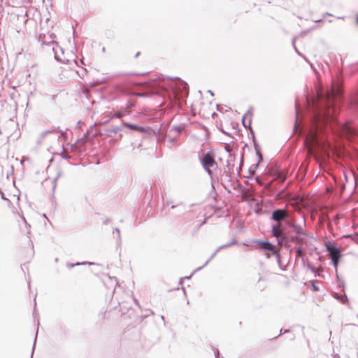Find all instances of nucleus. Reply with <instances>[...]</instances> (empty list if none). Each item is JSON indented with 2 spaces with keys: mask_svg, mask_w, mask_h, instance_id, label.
<instances>
[{
  "mask_svg": "<svg viewBox=\"0 0 358 358\" xmlns=\"http://www.w3.org/2000/svg\"><path fill=\"white\" fill-rule=\"evenodd\" d=\"M225 150H226L227 152H230V149H229V147H227V146H226V147H225Z\"/></svg>",
  "mask_w": 358,
  "mask_h": 358,
  "instance_id": "obj_39",
  "label": "nucleus"
},
{
  "mask_svg": "<svg viewBox=\"0 0 358 358\" xmlns=\"http://www.w3.org/2000/svg\"><path fill=\"white\" fill-rule=\"evenodd\" d=\"M175 80L174 84L170 85L173 95L175 98L180 99L188 96V85L179 78H171Z\"/></svg>",
  "mask_w": 358,
  "mask_h": 358,
  "instance_id": "obj_4",
  "label": "nucleus"
},
{
  "mask_svg": "<svg viewBox=\"0 0 358 358\" xmlns=\"http://www.w3.org/2000/svg\"><path fill=\"white\" fill-rule=\"evenodd\" d=\"M199 161L202 167L210 177L213 175V169L217 167V164L215 159V154L213 151H208L199 157Z\"/></svg>",
  "mask_w": 358,
  "mask_h": 358,
  "instance_id": "obj_5",
  "label": "nucleus"
},
{
  "mask_svg": "<svg viewBox=\"0 0 358 358\" xmlns=\"http://www.w3.org/2000/svg\"><path fill=\"white\" fill-rule=\"evenodd\" d=\"M287 229L292 228L293 231L296 233V235H303L305 236H308V234L303 229L294 223V222L292 220L286 221Z\"/></svg>",
  "mask_w": 358,
  "mask_h": 358,
  "instance_id": "obj_10",
  "label": "nucleus"
},
{
  "mask_svg": "<svg viewBox=\"0 0 358 358\" xmlns=\"http://www.w3.org/2000/svg\"><path fill=\"white\" fill-rule=\"evenodd\" d=\"M287 178V176L281 172L278 173L277 179L280 180V182H283Z\"/></svg>",
  "mask_w": 358,
  "mask_h": 358,
  "instance_id": "obj_21",
  "label": "nucleus"
},
{
  "mask_svg": "<svg viewBox=\"0 0 358 358\" xmlns=\"http://www.w3.org/2000/svg\"><path fill=\"white\" fill-rule=\"evenodd\" d=\"M334 358H340V356L338 354H336L334 356Z\"/></svg>",
  "mask_w": 358,
  "mask_h": 358,
  "instance_id": "obj_40",
  "label": "nucleus"
},
{
  "mask_svg": "<svg viewBox=\"0 0 358 358\" xmlns=\"http://www.w3.org/2000/svg\"><path fill=\"white\" fill-rule=\"evenodd\" d=\"M206 222V220L200 224V226L203 225V224H205Z\"/></svg>",
  "mask_w": 358,
  "mask_h": 358,
  "instance_id": "obj_45",
  "label": "nucleus"
},
{
  "mask_svg": "<svg viewBox=\"0 0 358 358\" xmlns=\"http://www.w3.org/2000/svg\"><path fill=\"white\" fill-rule=\"evenodd\" d=\"M176 141H177L176 137L170 138L169 139V142L171 143H174L175 142H176Z\"/></svg>",
  "mask_w": 358,
  "mask_h": 358,
  "instance_id": "obj_33",
  "label": "nucleus"
},
{
  "mask_svg": "<svg viewBox=\"0 0 358 358\" xmlns=\"http://www.w3.org/2000/svg\"><path fill=\"white\" fill-rule=\"evenodd\" d=\"M308 268L313 272H315V268L313 266H308Z\"/></svg>",
  "mask_w": 358,
  "mask_h": 358,
  "instance_id": "obj_38",
  "label": "nucleus"
},
{
  "mask_svg": "<svg viewBox=\"0 0 358 358\" xmlns=\"http://www.w3.org/2000/svg\"><path fill=\"white\" fill-rule=\"evenodd\" d=\"M325 247L330 257L336 255H341L340 249L338 247L335 246L334 245L331 244L330 243H325Z\"/></svg>",
  "mask_w": 358,
  "mask_h": 358,
  "instance_id": "obj_12",
  "label": "nucleus"
},
{
  "mask_svg": "<svg viewBox=\"0 0 358 358\" xmlns=\"http://www.w3.org/2000/svg\"><path fill=\"white\" fill-rule=\"evenodd\" d=\"M257 243L259 244L260 248L264 251H268L272 253L273 255L275 257V259L278 261V263L280 264V254L278 251L275 250V247L269 241H258Z\"/></svg>",
  "mask_w": 358,
  "mask_h": 358,
  "instance_id": "obj_7",
  "label": "nucleus"
},
{
  "mask_svg": "<svg viewBox=\"0 0 358 358\" xmlns=\"http://www.w3.org/2000/svg\"><path fill=\"white\" fill-rule=\"evenodd\" d=\"M0 194H1V199H2L9 201L7 198H6V197H5V195H4V194L2 192V191H1V190Z\"/></svg>",
  "mask_w": 358,
  "mask_h": 358,
  "instance_id": "obj_35",
  "label": "nucleus"
},
{
  "mask_svg": "<svg viewBox=\"0 0 358 358\" xmlns=\"http://www.w3.org/2000/svg\"><path fill=\"white\" fill-rule=\"evenodd\" d=\"M136 106V103L133 100L128 101L127 105L125 107H128L131 110L132 108H134Z\"/></svg>",
  "mask_w": 358,
  "mask_h": 358,
  "instance_id": "obj_24",
  "label": "nucleus"
},
{
  "mask_svg": "<svg viewBox=\"0 0 358 358\" xmlns=\"http://www.w3.org/2000/svg\"><path fill=\"white\" fill-rule=\"evenodd\" d=\"M334 296L335 299L339 300L343 304H345L348 302V299L345 294L340 295L339 294L334 292Z\"/></svg>",
  "mask_w": 358,
  "mask_h": 358,
  "instance_id": "obj_13",
  "label": "nucleus"
},
{
  "mask_svg": "<svg viewBox=\"0 0 358 358\" xmlns=\"http://www.w3.org/2000/svg\"><path fill=\"white\" fill-rule=\"evenodd\" d=\"M113 117L114 118H122L123 117V113L122 111L118 110L114 113Z\"/></svg>",
  "mask_w": 358,
  "mask_h": 358,
  "instance_id": "obj_25",
  "label": "nucleus"
},
{
  "mask_svg": "<svg viewBox=\"0 0 358 358\" xmlns=\"http://www.w3.org/2000/svg\"><path fill=\"white\" fill-rule=\"evenodd\" d=\"M348 131L350 134H353V135H358V134H357V131H356L355 129L352 128V127H349L348 128Z\"/></svg>",
  "mask_w": 358,
  "mask_h": 358,
  "instance_id": "obj_27",
  "label": "nucleus"
},
{
  "mask_svg": "<svg viewBox=\"0 0 358 358\" xmlns=\"http://www.w3.org/2000/svg\"><path fill=\"white\" fill-rule=\"evenodd\" d=\"M237 244V241L234 238L231 243H228V244H224V245H222L221 246H220L213 254L212 255L210 256V257L205 262V264H203V266L201 267H199L197 268V270H200L203 267L206 266L208 263L216 255V254L222 249H224V248H229L231 245H236Z\"/></svg>",
  "mask_w": 358,
  "mask_h": 358,
  "instance_id": "obj_11",
  "label": "nucleus"
},
{
  "mask_svg": "<svg viewBox=\"0 0 358 358\" xmlns=\"http://www.w3.org/2000/svg\"><path fill=\"white\" fill-rule=\"evenodd\" d=\"M299 109H300V106L298 103V102L296 101V103H295L296 121H295L294 128L296 127V125L298 123V118H299Z\"/></svg>",
  "mask_w": 358,
  "mask_h": 358,
  "instance_id": "obj_16",
  "label": "nucleus"
},
{
  "mask_svg": "<svg viewBox=\"0 0 358 358\" xmlns=\"http://www.w3.org/2000/svg\"><path fill=\"white\" fill-rule=\"evenodd\" d=\"M181 204H182V203H178V204H177V205H173V202H172L171 201H166V205H167V206L171 205V208H176V206H178L181 205Z\"/></svg>",
  "mask_w": 358,
  "mask_h": 358,
  "instance_id": "obj_28",
  "label": "nucleus"
},
{
  "mask_svg": "<svg viewBox=\"0 0 358 358\" xmlns=\"http://www.w3.org/2000/svg\"><path fill=\"white\" fill-rule=\"evenodd\" d=\"M341 257V255H336L330 257L332 264H333V266L335 268L336 271H337L338 264Z\"/></svg>",
  "mask_w": 358,
  "mask_h": 358,
  "instance_id": "obj_14",
  "label": "nucleus"
},
{
  "mask_svg": "<svg viewBox=\"0 0 358 358\" xmlns=\"http://www.w3.org/2000/svg\"><path fill=\"white\" fill-rule=\"evenodd\" d=\"M247 116H249V122H248V126L250 125L251 124V116H252V113L250 112V111H248V113L243 116V120H242V122H243V126L246 128L248 127V125L246 124L245 123V118Z\"/></svg>",
  "mask_w": 358,
  "mask_h": 358,
  "instance_id": "obj_17",
  "label": "nucleus"
},
{
  "mask_svg": "<svg viewBox=\"0 0 358 358\" xmlns=\"http://www.w3.org/2000/svg\"><path fill=\"white\" fill-rule=\"evenodd\" d=\"M57 131H59L61 134V136H64L66 134L64 131H60L59 129L46 130L43 132L42 137L44 138L48 134L55 133V132H57Z\"/></svg>",
  "mask_w": 358,
  "mask_h": 358,
  "instance_id": "obj_15",
  "label": "nucleus"
},
{
  "mask_svg": "<svg viewBox=\"0 0 358 358\" xmlns=\"http://www.w3.org/2000/svg\"><path fill=\"white\" fill-rule=\"evenodd\" d=\"M348 105L350 110L358 117V86L350 95Z\"/></svg>",
  "mask_w": 358,
  "mask_h": 358,
  "instance_id": "obj_8",
  "label": "nucleus"
},
{
  "mask_svg": "<svg viewBox=\"0 0 358 358\" xmlns=\"http://www.w3.org/2000/svg\"><path fill=\"white\" fill-rule=\"evenodd\" d=\"M357 23L358 24V17H357Z\"/></svg>",
  "mask_w": 358,
  "mask_h": 358,
  "instance_id": "obj_48",
  "label": "nucleus"
},
{
  "mask_svg": "<svg viewBox=\"0 0 358 358\" xmlns=\"http://www.w3.org/2000/svg\"><path fill=\"white\" fill-rule=\"evenodd\" d=\"M120 131H122V129L120 127H115L112 129V131L115 133H117Z\"/></svg>",
  "mask_w": 358,
  "mask_h": 358,
  "instance_id": "obj_29",
  "label": "nucleus"
},
{
  "mask_svg": "<svg viewBox=\"0 0 358 358\" xmlns=\"http://www.w3.org/2000/svg\"><path fill=\"white\" fill-rule=\"evenodd\" d=\"M161 320H162L163 321H164V317L163 315L161 316Z\"/></svg>",
  "mask_w": 358,
  "mask_h": 358,
  "instance_id": "obj_44",
  "label": "nucleus"
},
{
  "mask_svg": "<svg viewBox=\"0 0 358 358\" xmlns=\"http://www.w3.org/2000/svg\"><path fill=\"white\" fill-rule=\"evenodd\" d=\"M114 231H115L117 233V240H118V241H120V229H119L118 228H115V229H114Z\"/></svg>",
  "mask_w": 358,
  "mask_h": 358,
  "instance_id": "obj_31",
  "label": "nucleus"
},
{
  "mask_svg": "<svg viewBox=\"0 0 358 358\" xmlns=\"http://www.w3.org/2000/svg\"><path fill=\"white\" fill-rule=\"evenodd\" d=\"M343 101V80L339 77L332 80L331 87L325 94L318 92L317 99L306 97V109L311 115L304 144L310 152L322 145L324 152L332 149L326 136L329 130L335 129L334 126L342 124L337 115Z\"/></svg>",
  "mask_w": 358,
  "mask_h": 358,
  "instance_id": "obj_1",
  "label": "nucleus"
},
{
  "mask_svg": "<svg viewBox=\"0 0 358 358\" xmlns=\"http://www.w3.org/2000/svg\"><path fill=\"white\" fill-rule=\"evenodd\" d=\"M291 231L289 229H287L282 233H281L276 238L278 244L285 247H289L290 243H296L301 246V245L306 243V239L301 237V235H291Z\"/></svg>",
  "mask_w": 358,
  "mask_h": 358,
  "instance_id": "obj_3",
  "label": "nucleus"
},
{
  "mask_svg": "<svg viewBox=\"0 0 358 358\" xmlns=\"http://www.w3.org/2000/svg\"><path fill=\"white\" fill-rule=\"evenodd\" d=\"M312 287L314 291H318L319 290V287L315 285V282L312 281Z\"/></svg>",
  "mask_w": 358,
  "mask_h": 358,
  "instance_id": "obj_32",
  "label": "nucleus"
},
{
  "mask_svg": "<svg viewBox=\"0 0 358 358\" xmlns=\"http://www.w3.org/2000/svg\"><path fill=\"white\" fill-rule=\"evenodd\" d=\"M122 124L124 127L127 128L134 131L141 133L144 135L150 136L154 132L153 130L149 127H144L138 126L137 124L128 122L125 120H122Z\"/></svg>",
  "mask_w": 358,
  "mask_h": 358,
  "instance_id": "obj_6",
  "label": "nucleus"
},
{
  "mask_svg": "<svg viewBox=\"0 0 358 358\" xmlns=\"http://www.w3.org/2000/svg\"><path fill=\"white\" fill-rule=\"evenodd\" d=\"M34 304H35V305L36 304V298L34 299Z\"/></svg>",
  "mask_w": 358,
  "mask_h": 358,
  "instance_id": "obj_47",
  "label": "nucleus"
},
{
  "mask_svg": "<svg viewBox=\"0 0 358 358\" xmlns=\"http://www.w3.org/2000/svg\"><path fill=\"white\" fill-rule=\"evenodd\" d=\"M120 111H122L123 117L127 115H129L131 113V110L128 107H124L120 109Z\"/></svg>",
  "mask_w": 358,
  "mask_h": 358,
  "instance_id": "obj_19",
  "label": "nucleus"
},
{
  "mask_svg": "<svg viewBox=\"0 0 358 358\" xmlns=\"http://www.w3.org/2000/svg\"><path fill=\"white\" fill-rule=\"evenodd\" d=\"M265 255H266V258H270V257H271V255L268 254V253H266Z\"/></svg>",
  "mask_w": 358,
  "mask_h": 358,
  "instance_id": "obj_41",
  "label": "nucleus"
},
{
  "mask_svg": "<svg viewBox=\"0 0 358 358\" xmlns=\"http://www.w3.org/2000/svg\"><path fill=\"white\" fill-rule=\"evenodd\" d=\"M60 155L62 157V159H69L71 158V157L70 155L65 153V150H64V147H63V150H62V152L60 153Z\"/></svg>",
  "mask_w": 358,
  "mask_h": 358,
  "instance_id": "obj_26",
  "label": "nucleus"
},
{
  "mask_svg": "<svg viewBox=\"0 0 358 358\" xmlns=\"http://www.w3.org/2000/svg\"><path fill=\"white\" fill-rule=\"evenodd\" d=\"M183 129H184V127H182L181 126L173 125V126H172L171 131H176L178 133H180Z\"/></svg>",
  "mask_w": 358,
  "mask_h": 358,
  "instance_id": "obj_23",
  "label": "nucleus"
},
{
  "mask_svg": "<svg viewBox=\"0 0 358 358\" xmlns=\"http://www.w3.org/2000/svg\"><path fill=\"white\" fill-rule=\"evenodd\" d=\"M52 43L53 45L52 51L55 59L61 63H66L69 60L64 57L63 49L58 45L57 43L52 42Z\"/></svg>",
  "mask_w": 358,
  "mask_h": 358,
  "instance_id": "obj_9",
  "label": "nucleus"
},
{
  "mask_svg": "<svg viewBox=\"0 0 358 358\" xmlns=\"http://www.w3.org/2000/svg\"><path fill=\"white\" fill-rule=\"evenodd\" d=\"M92 264V263L90 262H82V263H76V264H69V263H67L66 266L69 268H71L76 266H79V265H83V264Z\"/></svg>",
  "mask_w": 358,
  "mask_h": 358,
  "instance_id": "obj_22",
  "label": "nucleus"
},
{
  "mask_svg": "<svg viewBox=\"0 0 358 358\" xmlns=\"http://www.w3.org/2000/svg\"><path fill=\"white\" fill-rule=\"evenodd\" d=\"M37 334H38V331H36V336H35V338H34V345H33V347H32V353L34 352V347H35V343H36V341Z\"/></svg>",
  "mask_w": 358,
  "mask_h": 358,
  "instance_id": "obj_34",
  "label": "nucleus"
},
{
  "mask_svg": "<svg viewBox=\"0 0 358 358\" xmlns=\"http://www.w3.org/2000/svg\"><path fill=\"white\" fill-rule=\"evenodd\" d=\"M219 355H220V352H219V350L217 349H215V356L216 358H219Z\"/></svg>",
  "mask_w": 358,
  "mask_h": 358,
  "instance_id": "obj_36",
  "label": "nucleus"
},
{
  "mask_svg": "<svg viewBox=\"0 0 358 358\" xmlns=\"http://www.w3.org/2000/svg\"><path fill=\"white\" fill-rule=\"evenodd\" d=\"M138 96H143V94H138Z\"/></svg>",
  "mask_w": 358,
  "mask_h": 358,
  "instance_id": "obj_46",
  "label": "nucleus"
},
{
  "mask_svg": "<svg viewBox=\"0 0 358 358\" xmlns=\"http://www.w3.org/2000/svg\"><path fill=\"white\" fill-rule=\"evenodd\" d=\"M208 92L210 93V94L211 96H213V92H212L211 90H208Z\"/></svg>",
  "mask_w": 358,
  "mask_h": 358,
  "instance_id": "obj_42",
  "label": "nucleus"
},
{
  "mask_svg": "<svg viewBox=\"0 0 358 358\" xmlns=\"http://www.w3.org/2000/svg\"><path fill=\"white\" fill-rule=\"evenodd\" d=\"M289 331L288 330H283L282 329L280 330V334H285L287 332H288Z\"/></svg>",
  "mask_w": 358,
  "mask_h": 358,
  "instance_id": "obj_37",
  "label": "nucleus"
},
{
  "mask_svg": "<svg viewBox=\"0 0 358 358\" xmlns=\"http://www.w3.org/2000/svg\"><path fill=\"white\" fill-rule=\"evenodd\" d=\"M110 222V220H109V219H108L107 220H106V221L104 222V224H106V223H108V222Z\"/></svg>",
  "mask_w": 358,
  "mask_h": 358,
  "instance_id": "obj_43",
  "label": "nucleus"
},
{
  "mask_svg": "<svg viewBox=\"0 0 358 358\" xmlns=\"http://www.w3.org/2000/svg\"><path fill=\"white\" fill-rule=\"evenodd\" d=\"M295 252H296V258L302 257L303 255V249L301 246H299L296 249Z\"/></svg>",
  "mask_w": 358,
  "mask_h": 358,
  "instance_id": "obj_18",
  "label": "nucleus"
},
{
  "mask_svg": "<svg viewBox=\"0 0 358 358\" xmlns=\"http://www.w3.org/2000/svg\"><path fill=\"white\" fill-rule=\"evenodd\" d=\"M255 149L256 151V154L258 156L259 158V162L262 160V155L260 152V148L255 143Z\"/></svg>",
  "mask_w": 358,
  "mask_h": 358,
  "instance_id": "obj_20",
  "label": "nucleus"
},
{
  "mask_svg": "<svg viewBox=\"0 0 358 358\" xmlns=\"http://www.w3.org/2000/svg\"><path fill=\"white\" fill-rule=\"evenodd\" d=\"M295 41H296V38H294L293 40H292V45H293L296 52H297L299 55H301L300 52H299V50H297L296 45H295Z\"/></svg>",
  "mask_w": 358,
  "mask_h": 358,
  "instance_id": "obj_30",
  "label": "nucleus"
},
{
  "mask_svg": "<svg viewBox=\"0 0 358 358\" xmlns=\"http://www.w3.org/2000/svg\"><path fill=\"white\" fill-rule=\"evenodd\" d=\"M289 213L287 210L278 208L272 212L271 220L276 222L271 227L272 235L277 237L287 229L286 221L289 220Z\"/></svg>",
  "mask_w": 358,
  "mask_h": 358,
  "instance_id": "obj_2",
  "label": "nucleus"
}]
</instances>
